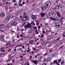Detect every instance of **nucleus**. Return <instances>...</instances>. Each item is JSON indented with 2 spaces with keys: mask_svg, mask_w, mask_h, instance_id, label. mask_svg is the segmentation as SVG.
Instances as JSON below:
<instances>
[{
  "mask_svg": "<svg viewBox=\"0 0 65 65\" xmlns=\"http://www.w3.org/2000/svg\"><path fill=\"white\" fill-rule=\"evenodd\" d=\"M25 29H26L27 28H30L31 29L32 28V25L31 23H28L26 25L24 26Z\"/></svg>",
  "mask_w": 65,
  "mask_h": 65,
  "instance_id": "nucleus-2",
  "label": "nucleus"
},
{
  "mask_svg": "<svg viewBox=\"0 0 65 65\" xmlns=\"http://www.w3.org/2000/svg\"><path fill=\"white\" fill-rule=\"evenodd\" d=\"M21 2H22V0H19V3H21Z\"/></svg>",
  "mask_w": 65,
  "mask_h": 65,
  "instance_id": "nucleus-45",
  "label": "nucleus"
},
{
  "mask_svg": "<svg viewBox=\"0 0 65 65\" xmlns=\"http://www.w3.org/2000/svg\"><path fill=\"white\" fill-rule=\"evenodd\" d=\"M14 18V15H12V16L11 18V19H13Z\"/></svg>",
  "mask_w": 65,
  "mask_h": 65,
  "instance_id": "nucleus-42",
  "label": "nucleus"
},
{
  "mask_svg": "<svg viewBox=\"0 0 65 65\" xmlns=\"http://www.w3.org/2000/svg\"><path fill=\"white\" fill-rule=\"evenodd\" d=\"M22 50V48H20L19 49H18V50L19 51H20V50Z\"/></svg>",
  "mask_w": 65,
  "mask_h": 65,
  "instance_id": "nucleus-41",
  "label": "nucleus"
},
{
  "mask_svg": "<svg viewBox=\"0 0 65 65\" xmlns=\"http://www.w3.org/2000/svg\"><path fill=\"white\" fill-rule=\"evenodd\" d=\"M50 20H53V21H57V19L56 18H50Z\"/></svg>",
  "mask_w": 65,
  "mask_h": 65,
  "instance_id": "nucleus-20",
  "label": "nucleus"
},
{
  "mask_svg": "<svg viewBox=\"0 0 65 65\" xmlns=\"http://www.w3.org/2000/svg\"><path fill=\"white\" fill-rule=\"evenodd\" d=\"M51 5L52 3L51 2L47 1L44 4V6L45 8H49L51 7Z\"/></svg>",
  "mask_w": 65,
  "mask_h": 65,
  "instance_id": "nucleus-1",
  "label": "nucleus"
},
{
  "mask_svg": "<svg viewBox=\"0 0 65 65\" xmlns=\"http://www.w3.org/2000/svg\"><path fill=\"white\" fill-rule=\"evenodd\" d=\"M26 25V23L25 22H24L23 23V26H25Z\"/></svg>",
  "mask_w": 65,
  "mask_h": 65,
  "instance_id": "nucleus-40",
  "label": "nucleus"
},
{
  "mask_svg": "<svg viewBox=\"0 0 65 65\" xmlns=\"http://www.w3.org/2000/svg\"><path fill=\"white\" fill-rule=\"evenodd\" d=\"M12 1L14 3V2H15V0H12Z\"/></svg>",
  "mask_w": 65,
  "mask_h": 65,
  "instance_id": "nucleus-55",
  "label": "nucleus"
},
{
  "mask_svg": "<svg viewBox=\"0 0 65 65\" xmlns=\"http://www.w3.org/2000/svg\"><path fill=\"white\" fill-rule=\"evenodd\" d=\"M49 37H50L51 39L52 38H53V36H49Z\"/></svg>",
  "mask_w": 65,
  "mask_h": 65,
  "instance_id": "nucleus-31",
  "label": "nucleus"
},
{
  "mask_svg": "<svg viewBox=\"0 0 65 65\" xmlns=\"http://www.w3.org/2000/svg\"><path fill=\"white\" fill-rule=\"evenodd\" d=\"M37 56H38V57H39V56H40V54L39 53H37Z\"/></svg>",
  "mask_w": 65,
  "mask_h": 65,
  "instance_id": "nucleus-32",
  "label": "nucleus"
},
{
  "mask_svg": "<svg viewBox=\"0 0 65 65\" xmlns=\"http://www.w3.org/2000/svg\"><path fill=\"white\" fill-rule=\"evenodd\" d=\"M48 62H51V59H50V58H49L48 59Z\"/></svg>",
  "mask_w": 65,
  "mask_h": 65,
  "instance_id": "nucleus-30",
  "label": "nucleus"
},
{
  "mask_svg": "<svg viewBox=\"0 0 65 65\" xmlns=\"http://www.w3.org/2000/svg\"><path fill=\"white\" fill-rule=\"evenodd\" d=\"M17 37L18 38H20V37L19 36H17Z\"/></svg>",
  "mask_w": 65,
  "mask_h": 65,
  "instance_id": "nucleus-58",
  "label": "nucleus"
},
{
  "mask_svg": "<svg viewBox=\"0 0 65 65\" xmlns=\"http://www.w3.org/2000/svg\"><path fill=\"white\" fill-rule=\"evenodd\" d=\"M62 7V6H61V5L60 4H59L57 5L56 6V9H60Z\"/></svg>",
  "mask_w": 65,
  "mask_h": 65,
  "instance_id": "nucleus-7",
  "label": "nucleus"
},
{
  "mask_svg": "<svg viewBox=\"0 0 65 65\" xmlns=\"http://www.w3.org/2000/svg\"><path fill=\"white\" fill-rule=\"evenodd\" d=\"M51 44H49L47 45V47H49V48H50V47H51Z\"/></svg>",
  "mask_w": 65,
  "mask_h": 65,
  "instance_id": "nucleus-23",
  "label": "nucleus"
},
{
  "mask_svg": "<svg viewBox=\"0 0 65 65\" xmlns=\"http://www.w3.org/2000/svg\"><path fill=\"white\" fill-rule=\"evenodd\" d=\"M42 8V11L43 12L46 9L44 7H41Z\"/></svg>",
  "mask_w": 65,
  "mask_h": 65,
  "instance_id": "nucleus-16",
  "label": "nucleus"
},
{
  "mask_svg": "<svg viewBox=\"0 0 65 65\" xmlns=\"http://www.w3.org/2000/svg\"><path fill=\"white\" fill-rule=\"evenodd\" d=\"M9 43H7L6 44V46H7V45H9Z\"/></svg>",
  "mask_w": 65,
  "mask_h": 65,
  "instance_id": "nucleus-50",
  "label": "nucleus"
},
{
  "mask_svg": "<svg viewBox=\"0 0 65 65\" xmlns=\"http://www.w3.org/2000/svg\"><path fill=\"white\" fill-rule=\"evenodd\" d=\"M9 61H9V59H8L6 61V62H9Z\"/></svg>",
  "mask_w": 65,
  "mask_h": 65,
  "instance_id": "nucleus-47",
  "label": "nucleus"
},
{
  "mask_svg": "<svg viewBox=\"0 0 65 65\" xmlns=\"http://www.w3.org/2000/svg\"><path fill=\"white\" fill-rule=\"evenodd\" d=\"M3 2L4 3H5V0H3Z\"/></svg>",
  "mask_w": 65,
  "mask_h": 65,
  "instance_id": "nucleus-46",
  "label": "nucleus"
},
{
  "mask_svg": "<svg viewBox=\"0 0 65 65\" xmlns=\"http://www.w3.org/2000/svg\"><path fill=\"white\" fill-rule=\"evenodd\" d=\"M30 59H32V57L31 56H30Z\"/></svg>",
  "mask_w": 65,
  "mask_h": 65,
  "instance_id": "nucleus-59",
  "label": "nucleus"
},
{
  "mask_svg": "<svg viewBox=\"0 0 65 65\" xmlns=\"http://www.w3.org/2000/svg\"><path fill=\"white\" fill-rule=\"evenodd\" d=\"M1 52H5V50L3 49V50H1Z\"/></svg>",
  "mask_w": 65,
  "mask_h": 65,
  "instance_id": "nucleus-33",
  "label": "nucleus"
},
{
  "mask_svg": "<svg viewBox=\"0 0 65 65\" xmlns=\"http://www.w3.org/2000/svg\"><path fill=\"white\" fill-rule=\"evenodd\" d=\"M45 13L41 12V15L42 17H44V15H45Z\"/></svg>",
  "mask_w": 65,
  "mask_h": 65,
  "instance_id": "nucleus-18",
  "label": "nucleus"
},
{
  "mask_svg": "<svg viewBox=\"0 0 65 65\" xmlns=\"http://www.w3.org/2000/svg\"><path fill=\"white\" fill-rule=\"evenodd\" d=\"M43 36H44V35L43 34L41 36V38H43Z\"/></svg>",
  "mask_w": 65,
  "mask_h": 65,
  "instance_id": "nucleus-48",
  "label": "nucleus"
},
{
  "mask_svg": "<svg viewBox=\"0 0 65 65\" xmlns=\"http://www.w3.org/2000/svg\"><path fill=\"white\" fill-rule=\"evenodd\" d=\"M36 24H37V25H39V23H38L37 22L36 23Z\"/></svg>",
  "mask_w": 65,
  "mask_h": 65,
  "instance_id": "nucleus-61",
  "label": "nucleus"
},
{
  "mask_svg": "<svg viewBox=\"0 0 65 65\" xmlns=\"http://www.w3.org/2000/svg\"><path fill=\"white\" fill-rule=\"evenodd\" d=\"M20 58H21V59H23V57L22 56H20Z\"/></svg>",
  "mask_w": 65,
  "mask_h": 65,
  "instance_id": "nucleus-39",
  "label": "nucleus"
},
{
  "mask_svg": "<svg viewBox=\"0 0 65 65\" xmlns=\"http://www.w3.org/2000/svg\"><path fill=\"white\" fill-rule=\"evenodd\" d=\"M18 46H19V47H22V46H23V45H22V44L19 45Z\"/></svg>",
  "mask_w": 65,
  "mask_h": 65,
  "instance_id": "nucleus-28",
  "label": "nucleus"
},
{
  "mask_svg": "<svg viewBox=\"0 0 65 65\" xmlns=\"http://www.w3.org/2000/svg\"><path fill=\"white\" fill-rule=\"evenodd\" d=\"M10 56L11 57H10L9 58V59L10 61H11V60H12V59H13V57L15 56V54H14L12 53L11 54Z\"/></svg>",
  "mask_w": 65,
  "mask_h": 65,
  "instance_id": "nucleus-5",
  "label": "nucleus"
},
{
  "mask_svg": "<svg viewBox=\"0 0 65 65\" xmlns=\"http://www.w3.org/2000/svg\"><path fill=\"white\" fill-rule=\"evenodd\" d=\"M63 45H62L59 48V49H61L63 47Z\"/></svg>",
  "mask_w": 65,
  "mask_h": 65,
  "instance_id": "nucleus-36",
  "label": "nucleus"
},
{
  "mask_svg": "<svg viewBox=\"0 0 65 65\" xmlns=\"http://www.w3.org/2000/svg\"><path fill=\"white\" fill-rule=\"evenodd\" d=\"M14 59H13L12 60V63H14Z\"/></svg>",
  "mask_w": 65,
  "mask_h": 65,
  "instance_id": "nucleus-34",
  "label": "nucleus"
},
{
  "mask_svg": "<svg viewBox=\"0 0 65 65\" xmlns=\"http://www.w3.org/2000/svg\"><path fill=\"white\" fill-rule=\"evenodd\" d=\"M58 39H56V40H60V39H59V38H57Z\"/></svg>",
  "mask_w": 65,
  "mask_h": 65,
  "instance_id": "nucleus-56",
  "label": "nucleus"
},
{
  "mask_svg": "<svg viewBox=\"0 0 65 65\" xmlns=\"http://www.w3.org/2000/svg\"><path fill=\"white\" fill-rule=\"evenodd\" d=\"M56 13L57 14V15L59 17V18H60L61 17V15L60 14V13L59 12H58L57 11L56 12Z\"/></svg>",
  "mask_w": 65,
  "mask_h": 65,
  "instance_id": "nucleus-14",
  "label": "nucleus"
},
{
  "mask_svg": "<svg viewBox=\"0 0 65 65\" xmlns=\"http://www.w3.org/2000/svg\"><path fill=\"white\" fill-rule=\"evenodd\" d=\"M22 11V10H18L15 13V14H16V15H18V14H20Z\"/></svg>",
  "mask_w": 65,
  "mask_h": 65,
  "instance_id": "nucleus-10",
  "label": "nucleus"
},
{
  "mask_svg": "<svg viewBox=\"0 0 65 65\" xmlns=\"http://www.w3.org/2000/svg\"><path fill=\"white\" fill-rule=\"evenodd\" d=\"M30 24H31V25L32 24H33V25H34V26H35V23H34V22H31L30 23Z\"/></svg>",
  "mask_w": 65,
  "mask_h": 65,
  "instance_id": "nucleus-26",
  "label": "nucleus"
},
{
  "mask_svg": "<svg viewBox=\"0 0 65 65\" xmlns=\"http://www.w3.org/2000/svg\"><path fill=\"white\" fill-rule=\"evenodd\" d=\"M62 59V58H60L59 59V60H58L59 62H60L61 61V60Z\"/></svg>",
  "mask_w": 65,
  "mask_h": 65,
  "instance_id": "nucleus-27",
  "label": "nucleus"
},
{
  "mask_svg": "<svg viewBox=\"0 0 65 65\" xmlns=\"http://www.w3.org/2000/svg\"><path fill=\"white\" fill-rule=\"evenodd\" d=\"M39 44V42H37L36 44V45H38V44Z\"/></svg>",
  "mask_w": 65,
  "mask_h": 65,
  "instance_id": "nucleus-51",
  "label": "nucleus"
},
{
  "mask_svg": "<svg viewBox=\"0 0 65 65\" xmlns=\"http://www.w3.org/2000/svg\"><path fill=\"white\" fill-rule=\"evenodd\" d=\"M0 17L1 18H4L5 17V14L4 12H2L0 14Z\"/></svg>",
  "mask_w": 65,
  "mask_h": 65,
  "instance_id": "nucleus-6",
  "label": "nucleus"
},
{
  "mask_svg": "<svg viewBox=\"0 0 65 65\" xmlns=\"http://www.w3.org/2000/svg\"><path fill=\"white\" fill-rule=\"evenodd\" d=\"M32 63H34V64H37L38 63V61L36 60H32Z\"/></svg>",
  "mask_w": 65,
  "mask_h": 65,
  "instance_id": "nucleus-15",
  "label": "nucleus"
},
{
  "mask_svg": "<svg viewBox=\"0 0 65 65\" xmlns=\"http://www.w3.org/2000/svg\"><path fill=\"white\" fill-rule=\"evenodd\" d=\"M19 5L20 6H22L23 5H22V4H19Z\"/></svg>",
  "mask_w": 65,
  "mask_h": 65,
  "instance_id": "nucleus-38",
  "label": "nucleus"
},
{
  "mask_svg": "<svg viewBox=\"0 0 65 65\" xmlns=\"http://www.w3.org/2000/svg\"><path fill=\"white\" fill-rule=\"evenodd\" d=\"M47 40H50L51 39L50 38V36H49L47 37Z\"/></svg>",
  "mask_w": 65,
  "mask_h": 65,
  "instance_id": "nucleus-25",
  "label": "nucleus"
},
{
  "mask_svg": "<svg viewBox=\"0 0 65 65\" xmlns=\"http://www.w3.org/2000/svg\"><path fill=\"white\" fill-rule=\"evenodd\" d=\"M11 17V14H9L8 16L6 18V20L7 21H9V19H10V18Z\"/></svg>",
  "mask_w": 65,
  "mask_h": 65,
  "instance_id": "nucleus-13",
  "label": "nucleus"
},
{
  "mask_svg": "<svg viewBox=\"0 0 65 65\" xmlns=\"http://www.w3.org/2000/svg\"><path fill=\"white\" fill-rule=\"evenodd\" d=\"M4 35H2L1 36V38L3 40H4Z\"/></svg>",
  "mask_w": 65,
  "mask_h": 65,
  "instance_id": "nucleus-17",
  "label": "nucleus"
},
{
  "mask_svg": "<svg viewBox=\"0 0 65 65\" xmlns=\"http://www.w3.org/2000/svg\"><path fill=\"white\" fill-rule=\"evenodd\" d=\"M6 10H8V8L7 7H6Z\"/></svg>",
  "mask_w": 65,
  "mask_h": 65,
  "instance_id": "nucleus-63",
  "label": "nucleus"
},
{
  "mask_svg": "<svg viewBox=\"0 0 65 65\" xmlns=\"http://www.w3.org/2000/svg\"><path fill=\"white\" fill-rule=\"evenodd\" d=\"M63 64H64V61H62L61 62V65H63Z\"/></svg>",
  "mask_w": 65,
  "mask_h": 65,
  "instance_id": "nucleus-24",
  "label": "nucleus"
},
{
  "mask_svg": "<svg viewBox=\"0 0 65 65\" xmlns=\"http://www.w3.org/2000/svg\"><path fill=\"white\" fill-rule=\"evenodd\" d=\"M39 51V50H38L37 49L36 50H35L34 52L35 53H38V52Z\"/></svg>",
  "mask_w": 65,
  "mask_h": 65,
  "instance_id": "nucleus-21",
  "label": "nucleus"
},
{
  "mask_svg": "<svg viewBox=\"0 0 65 65\" xmlns=\"http://www.w3.org/2000/svg\"><path fill=\"white\" fill-rule=\"evenodd\" d=\"M53 64H54V62H50V64L51 65H53Z\"/></svg>",
  "mask_w": 65,
  "mask_h": 65,
  "instance_id": "nucleus-35",
  "label": "nucleus"
},
{
  "mask_svg": "<svg viewBox=\"0 0 65 65\" xmlns=\"http://www.w3.org/2000/svg\"><path fill=\"white\" fill-rule=\"evenodd\" d=\"M37 55H35V58H37Z\"/></svg>",
  "mask_w": 65,
  "mask_h": 65,
  "instance_id": "nucleus-60",
  "label": "nucleus"
},
{
  "mask_svg": "<svg viewBox=\"0 0 65 65\" xmlns=\"http://www.w3.org/2000/svg\"><path fill=\"white\" fill-rule=\"evenodd\" d=\"M55 27L58 28H60V24L58 23H56L55 24Z\"/></svg>",
  "mask_w": 65,
  "mask_h": 65,
  "instance_id": "nucleus-11",
  "label": "nucleus"
},
{
  "mask_svg": "<svg viewBox=\"0 0 65 65\" xmlns=\"http://www.w3.org/2000/svg\"><path fill=\"white\" fill-rule=\"evenodd\" d=\"M4 24H2L0 25V28H2V27H3L4 26Z\"/></svg>",
  "mask_w": 65,
  "mask_h": 65,
  "instance_id": "nucleus-22",
  "label": "nucleus"
},
{
  "mask_svg": "<svg viewBox=\"0 0 65 65\" xmlns=\"http://www.w3.org/2000/svg\"><path fill=\"white\" fill-rule=\"evenodd\" d=\"M47 42L46 41H45L44 42H43L42 43V44L43 46H45L47 44Z\"/></svg>",
  "mask_w": 65,
  "mask_h": 65,
  "instance_id": "nucleus-12",
  "label": "nucleus"
},
{
  "mask_svg": "<svg viewBox=\"0 0 65 65\" xmlns=\"http://www.w3.org/2000/svg\"><path fill=\"white\" fill-rule=\"evenodd\" d=\"M42 32L43 33V34H44L45 32V31H44V30H43Z\"/></svg>",
  "mask_w": 65,
  "mask_h": 65,
  "instance_id": "nucleus-49",
  "label": "nucleus"
},
{
  "mask_svg": "<svg viewBox=\"0 0 65 65\" xmlns=\"http://www.w3.org/2000/svg\"><path fill=\"white\" fill-rule=\"evenodd\" d=\"M8 5H6V7L8 8Z\"/></svg>",
  "mask_w": 65,
  "mask_h": 65,
  "instance_id": "nucleus-57",
  "label": "nucleus"
},
{
  "mask_svg": "<svg viewBox=\"0 0 65 65\" xmlns=\"http://www.w3.org/2000/svg\"><path fill=\"white\" fill-rule=\"evenodd\" d=\"M25 4V2H22V4H23L24 5V4Z\"/></svg>",
  "mask_w": 65,
  "mask_h": 65,
  "instance_id": "nucleus-53",
  "label": "nucleus"
},
{
  "mask_svg": "<svg viewBox=\"0 0 65 65\" xmlns=\"http://www.w3.org/2000/svg\"><path fill=\"white\" fill-rule=\"evenodd\" d=\"M12 26H15V27H17V25H18V23L17 22H13L11 23L10 24Z\"/></svg>",
  "mask_w": 65,
  "mask_h": 65,
  "instance_id": "nucleus-8",
  "label": "nucleus"
},
{
  "mask_svg": "<svg viewBox=\"0 0 65 65\" xmlns=\"http://www.w3.org/2000/svg\"><path fill=\"white\" fill-rule=\"evenodd\" d=\"M30 50L28 49L27 51V52H30Z\"/></svg>",
  "mask_w": 65,
  "mask_h": 65,
  "instance_id": "nucleus-54",
  "label": "nucleus"
},
{
  "mask_svg": "<svg viewBox=\"0 0 65 65\" xmlns=\"http://www.w3.org/2000/svg\"><path fill=\"white\" fill-rule=\"evenodd\" d=\"M57 62V60H56L54 61V64H55Z\"/></svg>",
  "mask_w": 65,
  "mask_h": 65,
  "instance_id": "nucleus-29",
  "label": "nucleus"
},
{
  "mask_svg": "<svg viewBox=\"0 0 65 65\" xmlns=\"http://www.w3.org/2000/svg\"><path fill=\"white\" fill-rule=\"evenodd\" d=\"M31 18L32 19H33L34 20H36V18H37V15H32L31 16Z\"/></svg>",
  "mask_w": 65,
  "mask_h": 65,
  "instance_id": "nucleus-9",
  "label": "nucleus"
},
{
  "mask_svg": "<svg viewBox=\"0 0 65 65\" xmlns=\"http://www.w3.org/2000/svg\"><path fill=\"white\" fill-rule=\"evenodd\" d=\"M14 6H16L17 5V3H15L14 4Z\"/></svg>",
  "mask_w": 65,
  "mask_h": 65,
  "instance_id": "nucleus-37",
  "label": "nucleus"
},
{
  "mask_svg": "<svg viewBox=\"0 0 65 65\" xmlns=\"http://www.w3.org/2000/svg\"><path fill=\"white\" fill-rule=\"evenodd\" d=\"M32 49H33V50H36V48H35L34 47H33Z\"/></svg>",
  "mask_w": 65,
  "mask_h": 65,
  "instance_id": "nucleus-44",
  "label": "nucleus"
},
{
  "mask_svg": "<svg viewBox=\"0 0 65 65\" xmlns=\"http://www.w3.org/2000/svg\"><path fill=\"white\" fill-rule=\"evenodd\" d=\"M29 42L30 44H33L34 43L33 40H30L29 41Z\"/></svg>",
  "mask_w": 65,
  "mask_h": 65,
  "instance_id": "nucleus-19",
  "label": "nucleus"
},
{
  "mask_svg": "<svg viewBox=\"0 0 65 65\" xmlns=\"http://www.w3.org/2000/svg\"><path fill=\"white\" fill-rule=\"evenodd\" d=\"M22 55L23 56H24L25 55H26V54H23Z\"/></svg>",
  "mask_w": 65,
  "mask_h": 65,
  "instance_id": "nucleus-62",
  "label": "nucleus"
},
{
  "mask_svg": "<svg viewBox=\"0 0 65 65\" xmlns=\"http://www.w3.org/2000/svg\"><path fill=\"white\" fill-rule=\"evenodd\" d=\"M42 65H47L45 63H43L42 64Z\"/></svg>",
  "mask_w": 65,
  "mask_h": 65,
  "instance_id": "nucleus-43",
  "label": "nucleus"
},
{
  "mask_svg": "<svg viewBox=\"0 0 65 65\" xmlns=\"http://www.w3.org/2000/svg\"><path fill=\"white\" fill-rule=\"evenodd\" d=\"M23 15V17L21 18V20L23 21H26V20H28V19H27V17L26 15V13H24ZM24 18H25V20H25L24 19Z\"/></svg>",
  "mask_w": 65,
  "mask_h": 65,
  "instance_id": "nucleus-4",
  "label": "nucleus"
},
{
  "mask_svg": "<svg viewBox=\"0 0 65 65\" xmlns=\"http://www.w3.org/2000/svg\"><path fill=\"white\" fill-rule=\"evenodd\" d=\"M48 14L50 17H51V18H54L56 15L55 13L52 12L49 13Z\"/></svg>",
  "mask_w": 65,
  "mask_h": 65,
  "instance_id": "nucleus-3",
  "label": "nucleus"
},
{
  "mask_svg": "<svg viewBox=\"0 0 65 65\" xmlns=\"http://www.w3.org/2000/svg\"><path fill=\"white\" fill-rule=\"evenodd\" d=\"M31 54H34V52L33 51H32L31 52H30Z\"/></svg>",
  "mask_w": 65,
  "mask_h": 65,
  "instance_id": "nucleus-52",
  "label": "nucleus"
},
{
  "mask_svg": "<svg viewBox=\"0 0 65 65\" xmlns=\"http://www.w3.org/2000/svg\"><path fill=\"white\" fill-rule=\"evenodd\" d=\"M20 37H23V36L22 35H20Z\"/></svg>",
  "mask_w": 65,
  "mask_h": 65,
  "instance_id": "nucleus-64",
  "label": "nucleus"
}]
</instances>
